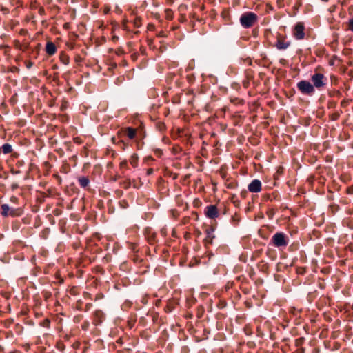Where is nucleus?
<instances>
[{
	"instance_id": "obj_1",
	"label": "nucleus",
	"mask_w": 353,
	"mask_h": 353,
	"mask_svg": "<svg viewBox=\"0 0 353 353\" xmlns=\"http://www.w3.org/2000/svg\"><path fill=\"white\" fill-rule=\"evenodd\" d=\"M132 139V127L121 129L117 133V137H112V141L117 144L121 150H125L128 146V141Z\"/></svg>"
},
{
	"instance_id": "obj_2",
	"label": "nucleus",
	"mask_w": 353,
	"mask_h": 353,
	"mask_svg": "<svg viewBox=\"0 0 353 353\" xmlns=\"http://www.w3.org/2000/svg\"><path fill=\"white\" fill-rule=\"evenodd\" d=\"M134 142L137 143L138 149H141L143 144V139L145 137V132L143 127V123L140 120H137L134 115Z\"/></svg>"
},
{
	"instance_id": "obj_3",
	"label": "nucleus",
	"mask_w": 353,
	"mask_h": 353,
	"mask_svg": "<svg viewBox=\"0 0 353 353\" xmlns=\"http://www.w3.org/2000/svg\"><path fill=\"white\" fill-rule=\"evenodd\" d=\"M259 17L256 14L252 12L243 13L239 19L241 26L244 28H250L257 23Z\"/></svg>"
},
{
	"instance_id": "obj_4",
	"label": "nucleus",
	"mask_w": 353,
	"mask_h": 353,
	"mask_svg": "<svg viewBox=\"0 0 353 353\" xmlns=\"http://www.w3.org/2000/svg\"><path fill=\"white\" fill-rule=\"evenodd\" d=\"M1 215L3 218H7L8 216L18 217V216H21L23 213V210L22 208H10V207H9V205L8 204H2L1 205Z\"/></svg>"
},
{
	"instance_id": "obj_5",
	"label": "nucleus",
	"mask_w": 353,
	"mask_h": 353,
	"mask_svg": "<svg viewBox=\"0 0 353 353\" xmlns=\"http://www.w3.org/2000/svg\"><path fill=\"white\" fill-rule=\"evenodd\" d=\"M271 243L276 248H285L289 243V238L283 232H276L272 236Z\"/></svg>"
},
{
	"instance_id": "obj_6",
	"label": "nucleus",
	"mask_w": 353,
	"mask_h": 353,
	"mask_svg": "<svg viewBox=\"0 0 353 353\" xmlns=\"http://www.w3.org/2000/svg\"><path fill=\"white\" fill-rule=\"evenodd\" d=\"M311 81L314 88L319 90H323L327 83V79L323 74L315 72L311 76Z\"/></svg>"
},
{
	"instance_id": "obj_7",
	"label": "nucleus",
	"mask_w": 353,
	"mask_h": 353,
	"mask_svg": "<svg viewBox=\"0 0 353 353\" xmlns=\"http://www.w3.org/2000/svg\"><path fill=\"white\" fill-rule=\"evenodd\" d=\"M298 90L303 94L311 96L315 92V89L314 88L313 85L306 81L301 80L297 83Z\"/></svg>"
},
{
	"instance_id": "obj_8",
	"label": "nucleus",
	"mask_w": 353,
	"mask_h": 353,
	"mask_svg": "<svg viewBox=\"0 0 353 353\" xmlns=\"http://www.w3.org/2000/svg\"><path fill=\"white\" fill-rule=\"evenodd\" d=\"M305 26L303 22H298L293 28V36L297 40L303 39L305 37Z\"/></svg>"
},
{
	"instance_id": "obj_9",
	"label": "nucleus",
	"mask_w": 353,
	"mask_h": 353,
	"mask_svg": "<svg viewBox=\"0 0 353 353\" xmlns=\"http://www.w3.org/2000/svg\"><path fill=\"white\" fill-rule=\"evenodd\" d=\"M105 319L104 312L101 310H97L92 315V323L95 326L101 325Z\"/></svg>"
},
{
	"instance_id": "obj_10",
	"label": "nucleus",
	"mask_w": 353,
	"mask_h": 353,
	"mask_svg": "<svg viewBox=\"0 0 353 353\" xmlns=\"http://www.w3.org/2000/svg\"><path fill=\"white\" fill-rule=\"evenodd\" d=\"M291 44V42L285 40V37L278 34L277 41L274 45V46L279 50H286Z\"/></svg>"
},
{
	"instance_id": "obj_11",
	"label": "nucleus",
	"mask_w": 353,
	"mask_h": 353,
	"mask_svg": "<svg viewBox=\"0 0 353 353\" xmlns=\"http://www.w3.org/2000/svg\"><path fill=\"white\" fill-rule=\"evenodd\" d=\"M57 47L50 39L48 40L45 46V52L48 57H50L57 53Z\"/></svg>"
},
{
	"instance_id": "obj_12",
	"label": "nucleus",
	"mask_w": 353,
	"mask_h": 353,
	"mask_svg": "<svg viewBox=\"0 0 353 353\" xmlns=\"http://www.w3.org/2000/svg\"><path fill=\"white\" fill-rule=\"evenodd\" d=\"M205 214L210 219H215L219 216V212L216 205H210L205 209Z\"/></svg>"
},
{
	"instance_id": "obj_13",
	"label": "nucleus",
	"mask_w": 353,
	"mask_h": 353,
	"mask_svg": "<svg viewBox=\"0 0 353 353\" xmlns=\"http://www.w3.org/2000/svg\"><path fill=\"white\" fill-rule=\"evenodd\" d=\"M77 181L79 186L85 190H90V178L88 176H79L77 177Z\"/></svg>"
},
{
	"instance_id": "obj_14",
	"label": "nucleus",
	"mask_w": 353,
	"mask_h": 353,
	"mask_svg": "<svg viewBox=\"0 0 353 353\" xmlns=\"http://www.w3.org/2000/svg\"><path fill=\"white\" fill-rule=\"evenodd\" d=\"M248 190L250 192L257 193L261 192V182L259 179H254L252 182L248 185Z\"/></svg>"
},
{
	"instance_id": "obj_15",
	"label": "nucleus",
	"mask_w": 353,
	"mask_h": 353,
	"mask_svg": "<svg viewBox=\"0 0 353 353\" xmlns=\"http://www.w3.org/2000/svg\"><path fill=\"white\" fill-rule=\"evenodd\" d=\"M10 7L13 8L12 12L17 13L20 8H23V1L21 0H9Z\"/></svg>"
},
{
	"instance_id": "obj_16",
	"label": "nucleus",
	"mask_w": 353,
	"mask_h": 353,
	"mask_svg": "<svg viewBox=\"0 0 353 353\" xmlns=\"http://www.w3.org/2000/svg\"><path fill=\"white\" fill-rule=\"evenodd\" d=\"M90 306H91V303H84L83 300L78 299L76 301L74 307L77 310H79V311H81V310H83L87 311V310H89Z\"/></svg>"
},
{
	"instance_id": "obj_17",
	"label": "nucleus",
	"mask_w": 353,
	"mask_h": 353,
	"mask_svg": "<svg viewBox=\"0 0 353 353\" xmlns=\"http://www.w3.org/2000/svg\"><path fill=\"white\" fill-rule=\"evenodd\" d=\"M14 339V334L12 331H4L0 330V341L6 339L8 342L11 341Z\"/></svg>"
},
{
	"instance_id": "obj_18",
	"label": "nucleus",
	"mask_w": 353,
	"mask_h": 353,
	"mask_svg": "<svg viewBox=\"0 0 353 353\" xmlns=\"http://www.w3.org/2000/svg\"><path fill=\"white\" fill-rule=\"evenodd\" d=\"M59 59L60 62L65 65L70 63V56L65 51L60 52Z\"/></svg>"
},
{
	"instance_id": "obj_19",
	"label": "nucleus",
	"mask_w": 353,
	"mask_h": 353,
	"mask_svg": "<svg viewBox=\"0 0 353 353\" xmlns=\"http://www.w3.org/2000/svg\"><path fill=\"white\" fill-rule=\"evenodd\" d=\"M206 238L205 239L204 241L205 245L211 244L212 243V240L214 238V236L213 234V229L210 228L206 230Z\"/></svg>"
},
{
	"instance_id": "obj_20",
	"label": "nucleus",
	"mask_w": 353,
	"mask_h": 353,
	"mask_svg": "<svg viewBox=\"0 0 353 353\" xmlns=\"http://www.w3.org/2000/svg\"><path fill=\"white\" fill-rule=\"evenodd\" d=\"M67 292L73 296H75L77 295H79L80 294V289L78 286H69L68 289L67 290Z\"/></svg>"
},
{
	"instance_id": "obj_21",
	"label": "nucleus",
	"mask_w": 353,
	"mask_h": 353,
	"mask_svg": "<svg viewBox=\"0 0 353 353\" xmlns=\"http://www.w3.org/2000/svg\"><path fill=\"white\" fill-rule=\"evenodd\" d=\"M120 270L125 273H129L131 270V265L127 261L122 262L120 265Z\"/></svg>"
},
{
	"instance_id": "obj_22",
	"label": "nucleus",
	"mask_w": 353,
	"mask_h": 353,
	"mask_svg": "<svg viewBox=\"0 0 353 353\" xmlns=\"http://www.w3.org/2000/svg\"><path fill=\"white\" fill-rule=\"evenodd\" d=\"M12 152V145L9 143H5L0 147V153L3 152L5 154H10Z\"/></svg>"
},
{
	"instance_id": "obj_23",
	"label": "nucleus",
	"mask_w": 353,
	"mask_h": 353,
	"mask_svg": "<svg viewBox=\"0 0 353 353\" xmlns=\"http://www.w3.org/2000/svg\"><path fill=\"white\" fill-rule=\"evenodd\" d=\"M39 325L45 329H49L51 325V320L49 318H45L39 322Z\"/></svg>"
},
{
	"instance_id": "obj_24",
	"label": "nucleus",
	"mask_w": 353,
	"mask_h": 353,
	"mask_svg": "<svg viewBox=\"0 0 353 353\" xmlns=\"http://www.w3.org/2000/svg\"><path fill=\"white\" fill-rule=\"evenodd\" d=\"M120 185L123 189H128L131 186L130 179H125L120 181Z\"/></svg>"
},
{
	"instance_id": "obj_25",
	"label": "nucleus",
	"mask_w": 353,
	"mask_h": 353,
	"mask_svg": "<svg viewBox=\"0 0 353 353\" xmlns=\"http://www.w3.org/2000/svg\"><path fill=\"white\" fill-rule=\"evenodd\" d=\"M41 295L44 299L45 301L48 302L50 299H52V295L51 292L48 290H43L41 292Z\"/></svg>"
},
{
	"instance_id": "obj_26",
	"label": "nucleus",
	"mask_w": 353,
	"mask_h": 353,
	"mask_svg": "<svg viewBox=\"0 0 353 353\" xmlns=\"http://www.w3.org/2000/svg\"><path fill=\"white\" fill-rule=\"evenodd\" d=\"M92 272H94L95 274H105V270H104V268L101 265H96L95 267L93 268Z\"/></svg>"
},
{
	"instance_id": "obj_27",
	"label": "nucleus",
	"mask_w": 353,
	"mask_h": 353,
	"mask_svg": "<svg viewBox=\"0 0 353 353\" xmlns=\"http://www.w3.org/2000/svg\"><path fill=\"white\" fill-rule=\"evenodd\" d=\"M0 323L6 328H9L14 323V320L12 319H8L4 321H0Z\"/></svg>"
},
{
	"instance_id": "obj_28",
	"label": "nucleus",
	"mask_w": 353,
	"mask_h": 353,
	"mask_svg": "<svg viewBox=\"0 0 353 353\" xmlns=\"http://www.w3.org/2000/svg\"><path fill=\"white\" fill-rule=\"evenodd\" d=\"M55 347L57 350H59L61 352L63 351L65 348V345L63 341L61 340H58L57 341Z\"/></svg>"
},
{
	"instance_id": "obj_29",
	"label": "nucleus",
	"mask_w": 353,
	"mask_h": 353,
	"mask_svg": "<svg viewBox=\"0 0 353 353\" xmlns=\"http://www.w3.org/2000/svg\"><path fill=\"white\" fill-rule=\"evenodd\" d=\"M14 332L19 335L23 331V327L20 323H16L14 327Z\"/></svg>"
},
{
	"instance_id": "obj_30",
	"label": "nucleus",
	"mask_w": 353,
	"mask_h": 353,
	"mask_svg": "<svg viewBox=\"0 0 353 353\" xmlns=\"http://www.w3.org/2000/svg\"><path fill=\"white\" fill-rule=\"evenodd\" d=\"M132 307V303L130 301H125L121 305L123 310L128 311Z\"/></svg>"
},
{
	"instance_id": "obj_31",
	"label": "nucleus",
	"mask_w": 353,
	"mask_h": 353,
	"mask_svg": "<svg viewBox=\"0 0 353 353\" xmlns=\"http://www.w3.org/2000/svg\"><path fill=\"white\" fill-rule=\"evenodd\" d=\"M50 230L48 228H44L41 232V238L45 239H47L50 234Z\"/></svg>"
},
{
	"instance_id": "obj_32",
	"label": "nucleus",
	"mask_w": 353,
	"mask_h": 353,
	"mask_svg": "<svg viewBox=\"0 0 353 353\" xmlns=\"http://www.w3.org/2000/svg\"><path fill=\"white\" fill-rule=\"evenodd\" d=\"M0 10L3 14H8L10 12V6H1Z\"/></svg>"
},
{
	"instance_id": "obj_33",
	"label": "nucleus",
	"mask_w": 353,
	"mask_h": 353,
	"mask_svg": "<svg viewBox=\"0 0 353 353\" xmlns=\"http://www.w3.org/2000/svg\"><path fill=\"white\" fill-rule=\"evenodd\" d=\"M119 205L121 208L125 209L129 207L130 204L126 199H122L119 201Z\"/></svg>"
},
{
	"instance_id": "obj_34",
	"label": "nucleus",
	"mask_w": 353,
	"mask_h": 353,
	"mask_svg": "<svg viewBox=\"0 0 353 353\" xmlns=\"http://www.w3.org/2000/svg\"><path fill=\"white\" fill-rule=\"evenodd\" d=\"M23 44L19 40L15 39L13 41V45L16 49L20 50L23 48Z\"/></svg>"
},
{
	"instance_id": "obj_35",
	"label": "nucleus",
	"mask_w": 353,
	"mask_h": 353,
	"mask_svg": "<svg viewBox=\"0 0 353 353\" xmlns=\"http://www.w3.org/2000/svg\"><path fill=\"white\" fill-rule=\"evenodd\" d=\"M0 48L3 50V52L6 55H9L10 53V47L8 46L3 45L0 46Z\"/></svg>"
},
{
	"instance_id": "obj_36",
	"label": "nucleus",
	"mask_w": 353,
	"mask_h": 353,
	"mask_svg": "<svg viewBox=\"0 0 353 353\" xmlns=\"http://www.w3.org/2000/svg\"><path fill=\"white\" fill-rule=\"evenodd\" d=\"M129 21L126 19H123L122 20V22H121V27L123 30H128V31H130V29L128 26V23Z\"/></svg>"
},
{
	"instance_id": "obj_37",
	"label": "nucleus",
	"mask_w": 353,
	"mask_h": 353,
	"mask_svg": "<svg viewBox=\"0 0 353 353\" xmlns=\"http://www.w3.org/2000/svg\"><path fill=\"white\" fill-rule=\"evenodd\" d=\"M83 58L80 54H76L74 57V61L78 65H80V63L83 61Z\"/></svg>"
},
{
	"instance_id": "obj_38",
	"label": "nucleus",
	"mask_w": 353,
	"mask_h": 353,
	"mask_svg": "<svg viewBox=\"0 0 353 353\" xmlns=\"http://www.w3.org/2000/svg\"><path fill=\"white\" fill-rule=\"evenodd\" d=\"M83 316L82 314H79L74 317L73 321L75 323H79L83 321Z\"/></svg>"
},
{
	"instance_id": "obj_39",
	"label": "nucleus",
	"mask_w": 353,
	"mask_h": 353,
	"mask_svg": "<svg viewBox=\"0 0 353 353\" xmlns=\"http://www.w3.org/2000/svg\"><path fill=\"white\" fill-rule=\"evenodd\" d=\"M119 167H120V169L122 170H129V168L128 167V161L126 160L121 161L120 163Z\"/></svg>"
},
{
	"instance_id": "obj_40",
	"label": "nucleus",
	"mask_w": 353,
	"mask_h": 353,
	"mask_svg": "<svg viewBox=\"0 0 353 353\" xmlns=\"http://www.w3.org/2000/svg\"><path fill=\"white\" fill-rule=\"evenodd\" d=\"M121 283L123 286H128L130 284V280L128 277H123L121 279Z\"/></svg>"
},
{
	"instance_id": "obj_41",
	"label": "nucleus",
	"mask_w": 353,
	"mask_h": 353,
	"mask_svg": "<svg viewBox=\"0 0 353 353\" xmlns=\"http://www.w3.org/2000/svg\"><path fill=\"white\" fill-rule=\"evenodd\" d=\"M90 327V323L88 321H84L83 323L81 325V329L84 331H86L88 330Z\"/></svg>"
},
{
	"instance_id": "obj_42",
	"label": "nucleus",
	"mask_w": 353,
	"mask_h": 353,
	"mask_svg": "<svg viewBox=\"0 0 353 353\" xmlns=\"http://www.w3.org/2000/svg\"><path fill=\"white\" fill-rule=\"evenodd\" d=\"M148 267L147 266H142L141 270L140 271H136V274H139V276L145 273L147 270Z\"/></svg>"
},
{
	"instance_id": "obj_43",
	"label": "nucleus",
	"mask_w": 353,
	"mask_h": 353,
	"mask_svg": "<svg viewBox=\"0 0 353 353\" xmlns=\"http://www.w3.org/2000/svg\"><path fill=\"white\" fill-rule=\"evenodd\" d=\"M83 297L85 300H87V301H90L92 300V295L91 294H90L89 292H84L83 293Z\"/></svg>"
},
{
	"instance_id": "obj_44",
	"label": "nucleus",
	"mask_w": 353,
	"mask_h": 353,
	"mask_svg": "<svg viewBox=\"0 0 353 353\" xmlns=\"http://www.w3.org/2000/svg\"><path fill=\"white\" fill-rule=\"evenodd\" d=\"M140 21H141V19L138 17H136L134 19V22H133L134 28L140 26Z\"/></svg>"
},
{
	"instance_id": "obj_45",
	"label": "nucleus",
	"mask_w": 353,
	"mask_h": 353,
	"mask_svg": "<svg viewBox=\"0 0 353 353\" xmlns=\"http://www.w3.org/2000/svg\"><path fill=\"white\" fill-rule=\"evenodd\" d=\"M24 64L26 67L29 69L34 65V63L31 60H26Z\"/></svg>"
},
{
	"instance_id": "obj_46",
	"label": "nucleus",
	"mask_w": 353,
	"mask_h": 353,
	"mask_svg": "<svg viewBox=\"0 0 353 353\" xmlns=\"http://www.w3.org/2000/svg\"><path fill=\"white\" fill-rule=\"evenodd\" d=\"M73 141L77 144H81L83 143V140L80 137H76L73 138Z\"/></svg>"
},
{
	"instance_id": "obj_47",
	"label": "nucleus",
	"mask_w": 353,
	"mask_h": 353,
	"mask_svg": "<svg viewBox=\"0 0 353 353\" xmlns=\"http://www.w3.org/2000/svg\"><path fill=\"white\" fill-rule=\"evenodd\" d=\"M275 214V211L274 209H270L268 212H267V215L268 216V217L270 219H272L273 218V216Z\"/></svg>"
},
{
	"instance_id": "obj_48",
	"label": "nucleus",
	"mask_w": 353,
	"mask_h": 353,
	"mask_svg": "<svg viewBox=\"0 0 353 353\" xmlns=\"http://www.w3.org/2000/svg\"><path fill=\"white\" fill-rule=\"evenodd\" d=\"M144 279L139 276L138 278L134 279V284H140L143 282Z\"/></svg>"
},
{
	"instance_id": "obj_49",
	"label": "nucleus",
	"mask_w": 353,
	"mask_h": 353,
	"mask_svg": "<svg viewBox=\"0 0 353 353\" xmlns=\"http://www.w3.org/2000/svg\"><path fill=\"white\" fill-rule=\"evenodd\" d=\"M28 32L27 29L21 28V29L19 30V34L20 35H22V36H26V35H27V34H28Z\"/></svg>"
},
{
	"instance_id": "obj_50",
	"label": "nucleus",
	"mask_w": 353,
	"mask_h": 353,
	"mask_svg": "<svg viewBox=\"0 0 353 353\" xmlns=\"http://www.w3.org/2000/svg\"><path fill=\"white\" fill-rule=\"evenodd\" d=\"M38 12L41 16H43L45 14V9L43 6H39Z\"/></svg>"
},
{
	"instance_id": "obj_51",
	"label": "nucleus",
	"mask_w": 353,
	"mask_h": 353,
	"mask_svg": "<svg viewBox=\"0 0 353 353\" xmlns=\"http://www.w3.org/2000/svg\"><path fill=\"white\" fill-rule=\"evenodd\" d=\"M32 57L34 58V59H37L38 57L39 54V51L34 50V48H32Z\"/></svg>"
},
{
	"instance_id": "obj_52",
	"label": "nucleus",
	"mask_w": 353,
	"mask_h": 353,
	"mask_svg": "<svg viewBox=\"0 0 353 353\" xmlns=\"http://www.w3.org/2000/svg\"><path fill=\"white\" fill-rule=\"evenodd\" d=\"M32 57L34 58V59H37L38 57L39 54V51L34 50V48H32Z\"/></svg>"
},
{
	"instance_id": "obj_53",
	"label": "nucleus",
	"mask_w": 353,
	"mask_h": 353,
	"mask_svg": "<svg viewBox=\"0 0 353 353\" xmlns=\"http://www.w3.org/2000/svg\"><path fill=\"white\" fill-rule=\"evenodd\" d=\"M348 28L353 31V18L350 19L348 22Z\"/></svg>"
},
{
	"instance_id": "obj_54",
	"label": "nucleus",
	"mask_w": 353,
	"mask_h": 353,
	"mask_svg": "<svg viewBox=\"0 0 353 353\" xmlns=\"http://www.w3.org/2000/svg\"><path fill=\"white\" fill-rule=\"evenodd\" d=\"M346 192L348 194H353V186H350L347 188Z\"/></svg>"
},
{
	"instance_id": "obj_55",
	"label": "nucleus",
	"mask_w": 353,
	"mask_h": 353,
	"mask_svg": "<svg viewBox=\"0 0 353 353\" xmlns=\"http://www.w3.org/2000/svg\"><path fill=\"white\" fill-rule=\"evenodd\" d=\"M19 187V185L17 183H13L11 184L10 188H11L12 190L14 191V190L18 189Z\"/></svg>"
},
{
	"instance_id": "obj_56",
	"label": "nucleus",
	"mask_w": 353,
	"mask_h": 353,
	"mask_svg": "<svg viewBox=\"0 0 353 353\" xmlns=\"http://www.w3.org/2000/svg\"><path fill=\"white\" fill-rule=\"evenodd\" d=\"M140 301H141V303L143 305L146 304V303H147V302H148V298H147V296H145L141 297V299H140Z\"/></svg>"
},
{
	"instance_id": "obj_57",
	"label": "nucleus",
	"mask_w": 353,
	"mask_h": 353,
	"mask_svg": "<svg viewBox=\"0 0 353 353\" xmlns=\"http://www.w3.org/2000/svg\"><path fill=\"white\" fill-rule=\"evenodd\" d=\"M304 340L303 338H299V339H297L296 340V346H299L301 344V343L303 342V341Z\"/></svg>"
},
{
	"instance_id": "obj_58",
	"label": "nucleus",
	"mask_w": 353,
	"mask_h": 353,
	"mask_svg": "<svg viewBox=\"0 0 353 353\" xmlns=\"http://www.w3.org/2000/svg\"><path fill=\"white\" fill-rule=\"evenodd\" d=\"M119 65L121 66H123V67L128 65V62H127L126 59H122Z\"/></svg>"
},
{
	"instance_id": "obj_59",
	"label": "nucleus",
	"mask_w": 353,
	"mask_h": 353,
	"mask_svg": "<svg viewBox=\"0 0 353 353\" xmlns=\"http://www.w3.org/2000/svg\"><path fill=\"white\" fill-rule=\"evenodd\" d=\"M58 80H59V73L58 72L54 73V74H53V81H57Z\"/></svg>"
},
{
	"instance_id": "obj_60",
	"label": "nucleus",
	"mask_w": 353,
	"mask_h": 353,
	"mask_svg": "<svg viewBox=\"0 0 353 353\" xmlns=\"http://www.w3.org/2000/svg\"><path fill=\"white\" fill-rule=\"evenodd\" d=\"M41 48V43H37L35 47L34 48V50H38V51H40Z\"/></svg>"
},
{
	"instance_id": "obj_61",
	"label": "nucleus",
	"mask_w": 353,
	"mask_h": 353,
	"mask_svg": "<svg viewBox=\"0 0 353 353\" xmlns=\"http://www.w3.org/2000/svg\"><path fill=\"white\" fill-rule=\"evenodd\" d=\"M28 48H29L28 45L26 44V43H23V48L21 49V50L24 52V51L27 50Z\"/></svg>"
},
{
	"instance_id": "obj_62",
	"label": "nucleus",
	"mask_w": 353,
	"mask_h": 353,
	"mask_svg": "<svg viewBox=\"0 0 353 353\" xmlns=\"http://www.w3.org/2000/svg\"><path fill=\"white\" fill-rule=\"evenodd\" d=\"M19 70L18 68L15 67V66H13L10 69V72H18Z\"/></svg>"
},
{
	"instance_id": "obj_63",
	"label": "nucleus",
	"mask_w": 353,
	"mask_h": 353,
	"mask_svg": "<svg viewBox=\"0 0 353 353\" xmlns=\"http://www.w3.org/2000/svg\"><path fill=\"white\" fill-rule=\"evenodd\" d=\"M25 323L28 324V325H34V323L32 320H28V319L25 320Z\"/></svg>"
},
{
	"instance_id": "obj_64",
	"label": "nucleus",
	"mask_w": 353,
	"mask_h": 353,
	"mask_svg": "<svg viewBox=\"0 0 353 353\" xmlns=\"http://www.w3.org/2000/svg\"><path fill=\"white\" fill-rule=\"evenodd\" d=\"M79 345H80V343L78 342V341L74 343L73 345H72L73 347L76 348V349L79 348Z\"/></svg>"
}]
</instances>
